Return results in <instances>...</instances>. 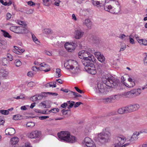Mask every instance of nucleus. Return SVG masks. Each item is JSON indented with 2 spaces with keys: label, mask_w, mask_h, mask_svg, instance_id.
I'll list each match as a JSON object with an SVG mask.
<instances>
[{
  "label": "nucleus",
  "mask_w": 147,
  "mask_h": 147,
  "mask_svg": "<svg viewBox=\"0 0 147 147\" xmlns=\"http://www.w3.org/2000/svg\"><path fill=\"white\" fill-rule=\"evenodd\" d=\"M88 50H83V65L85 66L84 69L89 74L94 75L96 74V70L95 65L91 62L96 63V60L93 56L90 55V49H88Z\"/></svg>",
  "instance_id": "obj_1"
},
{
  "label": "nucleus",
  "mask_w": 147,
  "mask_h": 147,
  "mask_svg": "<svg viewBox=\"0 0 147 147\" xmlns=\"http://www.w3.org/2000/svg\"><path fill=\"white\" fill-rule=\"evenodd\" d=\"M57 135L61 141L66 142L73 143L77 140L76 137L71 135L70 132L68 131H61L58 133Z\"/></svg>",
  "instance_id": "obj_2"
},
{
  "label": "nucleus",
  "mask_w": 147,
  "mask_h": 147,
  "mask_svg": "<svg viewBox=\"0 0 147 147\" xmlns=\"http://www.w3.org/2000/svg\"><path fill=\"white\" fill-rule=\"evenodd\" d=\"M111 136V134L108 131H106L105 133L102 132L98 134V140L102 143L106 142L108 141Z\"/></svg>",
  "instance_id": "obj_3"
},
{
  "label": "nucleus",
  "mask_w": 147,
  "mask_h": 147,
  "mask_svg": "<svg viewBox=\"0 0 147 147\" xmlns=\"http://www.w3.org/2000/svg\"><path fill=\"white\" fill-rule=\"evenodd\" d=\"M125 140V138L123 136L122 137H117L115 138V144H114L113 147H125L129 145L128 143L125 144L124 145L121 146L123 144Z\"/></svg>",
  "instance_id": "obj_4"
},
{
  "label": "nucleus",
  "mask_w": 147,
  "mask_h": 147,
  "mask_svg": "<svg viewBox=\"0 0 147 147\" xmlns=\"http://www.w3.org/2000/svg\"><path fill=\"white\" fill-rule=\"evenodd\" d=\"M141 93V90L140 89H133L130 91L127 92L124 94L123 95L126 97L131 98L139 95Z\"/></svg>",
  "instance_id": "obj_5"
},
{
  "label": "nucleus",
  "mask_w": 147,
  "mask_h": 147,
  "mask_svg": "<svg viewBox=\"0 0 147 147\" xmlns=\"http://www.w3.org/2000/svg\"><path fill=\"white\" fill-rule=\"evenodd\" d=\"M106 84H104L102 82L98 83L97 87L96 88V91L97 92L104 93L106 92L107 89L106 87Z\"/></svg>",
  "instance_id": "obj_6"
},
{
  "label": "nucleus",
  "mask_w": 147,
  "mask_h": 147,
  "mask_svg": "<svg viewBox=\"0 0 147 147\" xmlns=\"http://www.w3.org/2000/svg\"><path fill=\"white\" fill-rule=\"evenodd\" d=\"M77 64V62L74 60L69 59L64 64L65 67L68 69L72 70L74 67L73 65Z\"/></svg>",
  "instance_id": "obj_7"
},
{
  "label": "nucleus",
  "mask_w": 147,
  "mask_h": 147,
  "mask_svg": "<svg viewBox=\"0 0 147 147\" xmlns=\"http://www.w3.org/2000/svg\"><path fill=\"white\" fill-rule=\"evenodd\" d=\"M77 45L75 43H69L67 42L65 44L64 47L68 51L72 52L74 50Z\"/></svg>",
  "instance_id": "obj_8"
},
{
  "label": "nucleus",
  "mask_w": 147,
  "mask_h": 147,
  "mask_svg": "<svg viewBox=\"0 0 147 147\" xmlns=\"http://www.w3.org/2000/svg\"><path fill=\"white\" fill-rule=\"evenodd\" d=\"M47 96V93L45 92H42L40 94H36V95L31 97V99L34 102L38 100L42 99L43 97Z\"/></svg>",
  "instance_id": "obj_9"
},
{
  "label": "nucleus",
  "mask_w": 147,
  "mask_h": 147,
  "mask_svg": "<svg viewBox=\"0 0 147 147\" xmlns=\"http://www.w3.org/2000/svg\"><path fill=\"white\" fill-rule=\"evenodd\" d=\"M41 135V132L38 130L33 131L28 134V137L31 138H36Z\"/></svg>",
  "instance_id": "obj_10"
},
{
  "label": "nucleus",
  "mask_w": 147,
  "mask_h": 147,
  "mask_svg": "<svg viewBox=\"0 0 147 147\" xmlns=\"http://www.w3.org/2000/svg\"><path fill=\"white\" fill-rule=\"evenodd\" d=\"M139 105L138 104L130 105L126 107V113H129L138 110L139 108Z\"/></svg>",
  "instance_id": "obj_11"
},
{
  "label": "nucleus",
  "mask_w": 147,
  "mask_h": 147,
  "mask_svg": "<svg viewBox=\"0 0 147 147\" xmlns=\"http://www.w3.org/2000/svg\"><path fill=\"white\" fill-rule=\"evenodd\" d=\"M114 80L112 77L108 78L107 79L106 82L107 86L111 88H113L115 86H116V84Z\"/></svg>",
  "instance_id": "obj_12"
},
{
  "label": "nucleus",
  "mask_w": 147,
  "mask_h": 147,
  "mask_svg": "<svg viewBox=\"0 0 147 147\" xmlns=\"http://www.w3.org/2000/svg\"><path fill=\"white\" fill-rule=\"evenodd\" d=\"M123 84L125 86L129 88H133L135 85V82L131 78L128 79L127 81V82H124Z\"/></svg>",
  "instance_id": "obj_13"
},
{
  "label": "nucleus",
  "mask_w": 147,
  "mask_h": 147,
  "mask_svg": "<svg viewBox=\"0 0 147 147\" xmlns=\"http://www.w3.org/2000/svg\"><path fill=\"white\" fill-rule=\"evenodd\" d=\"M94 55L98 60L101 63L104 62L105 61V58L104 56L101 55L100 52H95Z\"/></svg>",
  "instance_id": "obj_14"
},
{
  "label": "nucleus",
  "mask_w": 147,
  "mask_h": 147,
  "mask_svg": "<svg viewBox=\"0 0 147 147\" xmlns=\"http://www.w3.org/2000/svg\"><path fill=\"white\" fill-rule=\"evenodd\" d=\"M5 134L9 135H12L15 133V129L12 128H9L6 129L5 131Z\"/></svg>",
  "instance_id": "obj_15"
},
{
  "label": "nucleus",
  "mask_w": 147,
  "mask_h": 147,
  "mask_svg": "<svg viewBox=\"0 0 147 147\" xmlns=\"http://www.w3.org/2000/svg\"><path fill=\"white\" fill-rule=\"evenodd\" d=\"M84 142L85 143V147H88V145L92 144L93 145L95 144L92 141L91 139L88 137H86L84 139Z\"/></svg>",
  "instance_id": "obj_16"
},
{
  "label": "nucleus",
  "mask_w": 147,
  "mask_h": 147,
  "mask_svg": "<svg viewBox=\"0 0 147 147\" xmlns=\"http://www.w3.org/2000/svg\"><path fill=\"white\" fill-rule=\"evenodd\" d=\"M137 40L140 45H147V40L146 39H140L138 37H136Z\"/></svg>",
  "instance_id": "obj_17"
},
{
  "label": "nucleus",
  "mask_w": 147,
  "mask_h": 147,
  "mask_svg": "<svg viewBox=\"0 0 147 147\" xmlns=\"http://www.w3.org/2000/svg\"><path fill=\"white\" fill-rule=\"evenodd\" d=\"M9 74V72L5 69H1L0 71V76L5 77L7 76Z\"/></svg>",
  "instance_id": "obj_18"
},
{
  "label": "nucleus",
  "mask_w": 147,
  "mask_h": 147,
  "mask_svg": "<svg viewBox=\"0 0 147 147\" xmlns=\"http://www.w3.org/2000/svg\"><path fill=\"white\" fill-rule=\"evenodd\" d=\"M19 141V138L17 137H14L11 139L10 143L12 145H15L17 144Z\"/></svg>",
  "instance_id": "obj_19"
},
{
  "label": "nucleus",
  "mask_w": 147,
  "mask_h": 147,
  "mask_svg": "<svg viewBox=\"0 0 147 147\" xmlns=\"http://www.w3.org/2000/svg\"><path fill=\"white\" fill-rule=\"evenodd\" d=\"M115 97H110V98L104 99L103 100V102L105 103H110L113 101V100L115 99Z\"/></svg>",
  "instance_id": "obj_20"
},
{
  "label": "nucleus",
  "mask_w": 147,
  "mask_h": 147,
  "mask_svg": "<svg viewBox=\"0 0 147 147\" xmlns=\"http://www.w3.org/2000/svg\"><path fill=\"white\" fill-rule=\"evenodd\" d=\"M82 37V32L79 30H77L75 32V38L78 39H80Z\"/></svg>",
  "instance_id": "obj_21"
},
{
  "label": "nucleus",
  "mask_w": 147,
  "mask_h": 147,
  "mask_svg": "<svg viewBox=\"0 0 147 147\" xmlns=\"http://www.w3.org/2000/svg\"><path fill=\"white\" fill-rule=\"evenodd\" d=\"M126 107L119 108L118 110V112L120 114H123L126 113Z\"/></svg>",
  "instance_id": "obj_22"
},
{
  "label": "nucleus",
  "mask_w": 147,
  "mask_h": 147,
  "mask_svg": "<svg viewBox=\"0 0 147 147\" xmlns=\"http://www.w3.org/2000/svg\"><path fill=\"white\" fill-rule=\"evenodd\" d=\"M1 31L3 32V35L5 37H7L9 38H11V36L10 35L8 32L3 30H1Z\"/></svg>",
  "instance_id": "obj_23"
},
{
  "label": "nucleus",
  "mask_w": 147,
  "mask_h": 147,
  "mask_svg": "<svg viewBox=\"0 0 147 147\" xmlns=\"http://www.w3.org/2000/svg\"><path fill=\"white\" fill-rule=\"evenodd\" d=\"M85 24L86 26L89 28H90L92 25V22L88 19H86L85 20Z\"/></svg>",
  "instance_id": "obj_24"
},
{
  "label": "nucleus",
  "mask_w": 147,
  "mask_h": 147,
  "mask_svg": "<svg viewBox=\"0 0 147 147\" xmlns=\"http://www.w3.org/2000/svg\"><path fill=\"white\" fill-rule=\"evenodd\" d=\"M6 42L3 40H0V47L2 48L5 49L6 45Z\"/></svg>",
  "instance_id": "obj_25"
},
{
  "label": "nucleus",
  "mask_w": 147,
  "mask_h": 147,
  "mask_svg": "<svg viewBox=\"0 0 147 147\" xmlns=\"http://www.w3.org/2000/svg\"><path fill=\"white\" fill-rule=\"evenodd\" d=\"M32 38L33 40L38 45H39L40 42L34 34H32Z\"/></svg>",
  "instance_id": "obj_26"
},
{
  "label": "nucleus",
  "mask_w": 147,
  "mask_h": 147,
  "mask_svg": "<svg viewBox=\"0 0 147 147\" xmlns=\"http://www.w3.org/2000/svg\"><path fill=\"white\" fill-rule=\"evenodd\" d=\"M21 34H25L28 32V30L27 28L25 27H20Z\"/></svg>",
  "instance_id": "obj_27"
},
{
  "label": "nucleus",
  "mask_w": 147,
  "mask_h": 147,
  "mask_svg": "<svg viewBox=\"0 0 147 147\" xmlns=\"http://www.w3.org/2000/svg\"><path fill=\"white\" fill-rule=\"evenodd\" d=\"M2 64L4 65H7L8 64L9 61L6 58H3L2 60Z\"/></svg>",
  "instance_id": "obj_28"
},
{
  "label": "nucleus",
  "mask_w": 147,
  "mask_h": 147,
  "mask_svg": "<svg viewBox=\"0 0 147 147\" xmlns=\"http://www.w3.org/2000/svg\"><path fill=\"white\" fill-rule=\"evenodd\" d=\"M139 134L138 132H136L134 133L131 137V140H133V138L134 139V140L137 139L138 138L137 137L138 136Z\"/></svg>",
  "instance_id": "obj_29"
},
{
  "label": "nucleus",
  "mask_w": 147,
  "mask_h": 147,
  "mask_svg": "<svg viewBox=\"0 0 147 147\" xmlns=\"http://www.w3.org/2000/svg\"><path fill=\"white\" fill-rule=\"evenodd\" d=\"M35 123L33 122H28L26 125V126L28 127L32 128L35 126Z\"/></svg>",
  "instance_id": "obj_30"
},
{
  "label": "nucleus",
  "mask_w": 147,
  "mask_h": 147,
  "mask_svg": "<svg viewBox=\"0 0 147 147\" xmlns=\"http://www.w3.org/2000/svg\"><path fill=\"white\" fill-rule=\"evenodd\" d=\"M14 63L17 67L20 66L22 64L21 62L18 59H16Z\"/></svg>",
  "instance_id": "obj_31"
},
{
  "label": "nucleus",
  "mask_w": 147,
  "mask_h": 147,
  "mask_svg": "<svg viewBox=\"0 0 147 147\" xmlns=\"http://www.w3.org/2000/svg\"><path fill=\"white\" fill-rule=\"evenodd\" d=\"M43 2V4L44 5L49 6L50 3V0H42Z\"/></svg>",
  "instance_id": "obj_32"
},
{
  "label": "nucleus",
  "mask_w": 147,
  "mask_h": 147,
  "mask_svg": "<svg viewBox=\"0 0 147 147\" xmlns=\"http://www.w3.org/2000/svg\"><path fill=\"white\" fill-rule=\"evenodd\" d=\"M33 71H42V69H41L40 67H37L36 66H34L33 67L32 69Z\"/></svg>",
  "instance_id": "obj_33"
},
{
  "label": "nucleus",
  "mask_w": 147,
  "mask_h": 147,
  "mask_svg": "<svg viewBox=\"0 0 147 147\" xmlns=\"http://www.w3.org/2000/svg\"><path fill=\"white\" fill-rule=\"evenodd\" d=\"M69 94H71V95H73L74 96L75 98H76L78 97V93L75 92H74L70 90L69 91Z\"/></svg>",
  "instance_id": "obj_34"
},
{
  "label": "nucleus",
  "mask_w": 147,
  "mask_h": 147,
  "mask_svg": "<svg viewBox=\"0 0 147 147\" xmlns=\"http://www.w3.org/2000/svg\"><path fill=\"white\" fill-rule=\"evenodd\" d=\"M61 70L60 69L57 68L56 69V74H58V75H57V76L56 77V78H59L61 76Z\"/></svg>",
  "instance_id": "obj_35"
},
{
  "label": "nucleus",
  "mask_w": 147,
  "mask_h": 147,
  "mask_svg": "<svg viewBox=\"0 0 147 147\" xmlns=\"http://www.w3.org/2000/svg\"><path fill=\"white\" fill-rule=\"evenodd\" d=\"M17 27V26H11L10 27V29L11 31L16 33L17 31L16 30Z\"/></svg>",
  "instance_id": "obj_36"
},
{
  "label": "nucleus",
  "mask_w": 147,
  "mask_h": 147,
  "mask_svg": "<svg viewBox=\"0 0 147 147\" xmlns=\"http://www.w3.org/2000/svg\"><path fill=\"white\" fill-rule=\"evenodd\" d=\"M0 112L2 114L4 115H8L9 113V111L8 110H1L0 111Z\"/></svg>",
  "instance_id": "obj_37"
},
{
  "label": "nucleus",
  "mask_w": 147,
  "mask_h": 147,
  "mask_svg": "<svg viewBox=\"0 0 147 147\" xmlns=\"http://www.w3.org/2000/svg\"><path fill=\"white\" fill-rule=\"evenodd\" d=\"M25 51V50L24 49H21L20 48V50L19 51H13L15 53L18 55H20L22 53H23Z\"/></svg>",
  "instance_id": "obj_38"
},
{
  "label": "nucleus",
  "mask_w": 147,
  "mask_h": 147,
  "mask_svg": "<svg viewBox=\"0 0 147 147\" xmlns=\"http://www.w3.org/2000/svg\"><path fill=\"white\" fill-rule=\"evenodd\" d=\"M43 32V33H45L47 34H49L51 33V30L50 29L46 28L44 30Z\"/></svg>",
  "instance_id": "obj_39"
},
{
  "label": "nucleus",
  "mask_w": 147,
  "mask_h": 147,
  "mask_svg": "<svg viewBox=\"0 0 147 147\" xmlns=\"http://www.w3.org/2000/svg\"><path fill=\"white\" fill-rule=\"evenodd\" d=\"M7 59L9 61H11L13 60V57L10 54H7Z\"/></svg>",
  "instance_id": "obj_40"
},
{
  "label": "nucleus",
  "mask_w": 147,
  "mask_h": 147,
  "mask_svg": "<svg viewBox=\"0 0 147 147\" xmlns=\"http://www.w3.org/2000/svg\"><path fill=\"white\" fill-rule=\"evenodd\" d=\"M47 100L46 101H44L42 102H41L40 104H41L42 106H44V108H48L47 106V105H46V104L47 103Z\"/></svg>",
  "instance_id": "obj_41"
},
{
  "label": "nucleus",
  "mask_w": 147,
  "mask_h": 147,
  "mask_svg": "<svg viewBox=\"0 0 147 147\" xmlns=\"http://www.w3.org/2000/svg\"><path fill=\"white\" fill-rule=\"evenodd\" d=\"M92 3L94 5H96L97 6H99L100 5V3L98 1H92Z\"/></svg>",
  "instance_id": "obj_42"
},
{
  "label": "nucleus",
  "mask_w": 147,
  "mask_h": 147,
  "mask_svg": "<svg viewBox=\"0 0 147 147\" xmlns=\"http://www.w3.org/2000/svg\"><path fill=\"white\" fill-rule=\"evenodd\" d=\"M59 111V109L57 108H54L52 109H51L49 111V112H50L51 111L53 113H56L57 112H58Z\"/></svg>",
  "instance_id": "obj_43"
},
{
  "label": "nucleus",
  "mask_w": 147,
  "mask_h": 147,
  "mask_svg": "<svg viewBox=\"0 0 147 147\" xmlns=\"http://www.w3.org/2000/svg\"><path fill=\"white\" fill-rule=\"evenodd\" d=\"M49 83V87H56V82H53V83L52 82H51Z\"/></svg>",
  "instance_id": "obj_44"
},
{
  "label": "nucleus",
  "mask_w": 147,
  "mask_h": 147,
  "mask_svg": "<svg viewBox=\"0 0 147 147\" xmlns=\"http://www.w3.org/2000/svg\"><path fill=\"white\" fill-rule=\"evenodd\" d=\"M112 8V7L111 5H108V6H105L104 7L105 9L107 11H109V10Z\"/></svg>",
  "instance_id": "obj_45"
},
{
  "label": "nucleus",
  "mask_w": 147,
  "mask_h": 147,
  "mask_svg": "<svg viewBox=\"0 0 147 147\" xmlns=\"http://www.w3.org/2000/svg\"><path fill=\"white\" fill-rule=\"evenodd\" d=\"M83 51H82L78 53V55L79 58L82 59L83 58Z\"/></svg>",
  "instance_id": "obj_46"
},
{
  "label": "nucleus",
  "mask_w": 147,
  "mask_h": 147,
  "mask_svg": "<svg viewBox=\"0 0 147 147\" xmlns=\"http://www.w3.org/2000/svg\"><path fill=\"white\" fill-rule=\"evenodd\" d=\"M20 118L18 115H15L13 116V119L15 120H19Z\"/></svg>",
  "instance_id": "obj_47"
},
{
  "label": "nucleus",
  "mask_w": 147,
  "mask_h": 147,
  "mask_svg": "<svg viewBox=\"0 0 147 147\" xmlns=\"http://www.w3.org/2000/svg\"><path fill=\"white\" fill-rule=\"evenodd\" d=\"M47 94H49L52 95L53 96H57L58 95V94L56 93H54V92H47Z\"/></svg>",
  "instance_id": "obj_48"
},
{
  "label": "nucleus",
  "mask_w": 147,
  "mask_h": 147,
  "mask_svg": "<svg viewBox=\"0 0 147 147\" xmlns=\"http://www.w3.org/2000/svg\"><path fill=\"white\" fill-rule=\"evenodd\" d=\"M34 83L33 82H30L28 84V86L29 87H32L34 85Z\"/></svg>",
  "instance_id": "obj_49"
},
{
  "label": "nucleus",
  "mask_w": 147,
  "mask_h": 147,
  "mask_svg": "<svg viewBox=\"0 0 147 147\" xmlns=\"http://www.w3.org/2000/svg\"><path fill=\"white\" fill-rule=\"evenodd\" d=\"M132 36L130 35L129 36V42L130 43L132 44H134V40L131 38Z\"/></svg>",
  "instance_id": "obj_50"
},
{
  "label": "nucleus",
  "mask_w": 147,
  "mask_h": 147,
  "mask_svg": "<svg viewBox=\"0 0 147 147\" xmlns=\"http://www.w3.org/2000/svg\"><path fill=\"white\" fill-rule=\"evenodd\" d=\"M74 88L78 92L80 93H82L83 92V91L80 90L78 87H75Z\"/></svg>",
  "instance_id": "obj_51"
},
{
  "label": "nucleus",
  "mask_w": 147,
  "mask_h": 147,
  "mask_svg": "<svg viewBox=\"0 0 147 147\" xmlns=\"http://www.w3.org/2000/svg\"><path fill=\"white\" fill-rule=\"evenodd\" d=\"M49 116H42L39 117V119L40 120H43L44 119H45L47 118H49Z\"/></svg>",
  "instance_id": "obj_52"
},
{
  "label": "nucleus",
  "mask_w": 147,
  "mask_h": 147,
  "mask_svg": "<svg viewBox=\"0 0 147 147\" xmlns=\"http://www.w3.org/2000/svg\"><path fill=\"white\" fill-rule=\"evenodd\" d=\"M40 65L41 67H48V65L47 64L45 63H42L40 64Z\"/></svg>",
  "instance_id": "obj_53"
},
{
  "label": "nucleus",
  "mask_w": 147,
  "mask_h": 147,
  "mask_svg": "<svg viewBox=\"0 0 147 147\" xmlns=\"http://www.w3.org/2000/svg\"><path fill=\"white\" fill-rule=\"evenodd\" d=\"M67 105V103L65 102V103H63V104L61 105V107H62L63 108L65 109L66 108Z\"/></svg>",
  "instance_id": "obj_54"
},
{
  "label": "nucleus",
  "mask_w": 147,
  "mask_h": 147,
  "mask_svg": "<svg viewBox=\"0 0 147 147\" xmlns=\"http://www.w3.org/2000/svg\"><path fill=\"white\" fill-rule=\"evenodd\" d=\"M0 2L5 6L7 5V2L6 1L4 2L3 0H0Z\"/></svg>",
  "instance_id": "obj_55"
},
{
  "label": "nucleus",
  "mask_w": 147,
  "mask_h": 147,
  "mask_svg": "<svg viewBox=\"0 0 147 147\" xmlns=\"http://www.w3.org/2000/svg\"><path fill=\"white\" fill-rule=\"evenodd\" d=\"M15 98L16 99H23L24 98V97L22 95H20L19 96H18L17 97H15Z\"/></svg>",
  "instance_id": "obj_56"
},
{
  "label": "nucleus",
  "mask_w": 147,
  "mask_h": 147,
  "mask_svg": "<svg viewBox=\"0 0 147 147\" xmlns=\"http://www.w3.org/2000/svg\"><path fill=\"white\" fill-rule=\"evenodd\" d=\"M33 75V74L31 71H29L27 73V76L29 77H32Z\"/></svg>",
  "instance_id": "obj_57"
},
{
  "label": "nucleus",
  "mask_w": 147,
  "mask_h": 147,
  "mask_svg": "<svg viewBox=\"0 0 147 147\" xmlns=\"http://www.w3.org/2000/svg\"><path fill=\"white\" fill-rule=\"evenodd\" d=\"M75 104V102H71L70 103V105L69 106V107H68V109H69L70 108H72L73 107V106H74V104Z\"/></svg>",
  "instance_id": "obj_58"
},
{
  "label": "nucleus",
  "mask_w": 147,
  "mask_h": 147,
  "mask_svg": "<svg viewBox=\"0 0 147 147\" xmlns=\"http://www.w3.org/2000/svg\"><path fill=\"white\" fill-rule=\"evenodd\" d=\"M16 30H17V32H16V33L17 34H21V30H20V27H17Z\"/></svg>",
  "instance_id": "obj_59"
},
{
  "label": "nucleus",
  "mask_w": 147,
  "mask_h": 147,
  "mask_svg": "<svg viewBox=\"0 0 147 147\" xmlns=\"http://www.w3.org/2000/svg\"><path fill=\"white\" fill-rule=\"evenodd\" d=\"M81 103L80 102H76L75 104H74V107L76 108L78 107Z\"/></svg>",
  "instance_id": "obj_60"
},
{
  "label": "nucleus",
  "mask_w": 147,
  "mask_h": 147,
  "mask_svg": "<svg viewBox=\"0 0 147 147\" xmlns=\"http://www.w3.org/2000/svg\"><path fill=\"white\" fill-rule=\"evenodd\" d=\"M26 12L28 14H31L33 13V11L32 9H29Z\"/></svg>",
  "instance_id": "obj_61"
},
{
  "label": "nucleus",
  "mask_w": 147,
  "mask_h": 147,
  "mask_svg": "<svg viewBox=\"0 0 147 147\" xmlns=\"http://www.w3.org/2000/svg\"><path fill=\"white\" fill-rule=\"evenodd\" d=\"M7 19H9L11 17V14L9 13H7Z\"/></svg>",
  "instance_id": "obj_62"
},
{
  "label": "nucleus",
  "mask_w": 147,
  "mask_h": 147,
  "mask_svg": "<svg viewBox=\"0 0 147 147\" xmlns=\"http://www.w3.org/2000/svg\"><path fill=\"white\" fill-rule=\"evenodd\" d=\"M28 5L30 6H33L35 5V3L34 2L30 1H28Z\"/></svg>",
  "instance_id": "obj_63"
},
{
  "label": "nucleus",
  "mask_w": 147,
  "mask_h": 147,
  "mask_svg": "<svg viewBox=\"0 0 147 147\" xmlns=\"http://www.w3.org/2000/svg\"><path fill=\"white\" fill-rule=\"evenodd\" d=\"M69 110H65V109H63L62 111L63 112V114L65 115L67 114V112Z\"/></svg>",
  "instance_id": "obj_64"
}]
</instances>
